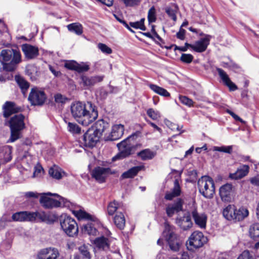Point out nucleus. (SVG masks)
Here are the masks:
<instances>
[{
	"label": "nucleus",
	"mask_w": 259,
	"mask_h": 259,
	"mask_svg": "<svg viewBox=\"0 0 259 259\" xmlns=\"http://www.w3.org/2000/svg\"><path fill=\"white\" fill-rule=\"evenodd\" d=\"M70 111L72 116L79 124L88 126L98 116L96 106L91 102H75L71 104Z\"/></svg>",
	"instance_id": "nucleus-1"
},
{
	"label": "nucleus",
	"mask_w": 259,
	"mask_h": 259,
	"mask_svg": "<svg viewBox=\"0 0 259 259\" xmlns=\"http://www.w3.org/2000/svg\"><path fill=\"white\" fill-rule=\"evenodd\" d=\"M0 60L4 70L13 71L15 69L16 66L22 61L20 51L16 47L4 49L0 53Z\"/></svg>",
	"instance_id": "nucleus-2"
},
{
	"label": "nucleus",
	"mask_w": 259,
	"mask_h": 259,
	"mask_svg": "<svg viewBox=\"0 0 259 259\" xmlns=\"http://www.w3.org/2000/svg\"><path fill=\"white\" fill-rule=\"evenodd\" d=\"M40 203L46 208L69 206V202L57 194L50 192L40 194Z\"/></svg>",
	"instance_id": "nucleus-3"
},
{
	"label": "nucleus",
	"mask_w": 259,
	"mask_h": 259,
	"mask_svg": "<svg viewBox=\"0 0 259 259\" xmlns=\"http://www.w3.org/2000/svg\"><path fill=\"white\" fill-rule=\"evenodd\" d=\"M249 214L248 209L244 207L237 208L234 205L229 204L223 211V215L228 221H241Z\"/></svg>",
	"instance_id": "nucleus-4"
},
{
	"label": "nucleus",
	"mask_w": 259,
	"mask_h": 259,
	"mask_svg": "<svg viewBox=\"0 0 259 259\" xmlns=\"http://www.w3.org/2000/svg\"><path fill=\"white\" fill-rule=\"evenodd\" d=\"M24 116L21 114L13 116L10 119L9 124L11 130L10 141L14 142L21 137V132L25 128Z\"/></svg>",
	"instance_id": "nucleus-5"
},
{
	"label": "nucleus",
	"mask_w": 259,
	"mask_h": 259,
	"mask_svg": "<svg viewBox=\"0 0 259 259\" xmlns=\"http://www.w3.org/2000/svg\"><path fill=\"white\" fill-rule=\"evenodd\" d=\"M199 192L206 198L213 197L215 193L214 183L213 179L209 176L202 177L198 181Z\"/></svg>",
	"instance_id": "nucleus-6"
},
{
	"label": "nucleus",
	"mask_w": 259,
	"mask_h": 259,
	"mask_svg": "<svg viewBox=\"0 0 259 259\" xmlns=\"http://www.w3.org/2000/svg\"><path fill=\"white\" fill-rule=\"evenodd\" d=\"M60 225L63 231L69 236L74 237L78 234V228L74 219L64 214L60 219Z\"/></svg>",
	"instance_id": "nucleus-7"
},
{
	"label": "nucleus",
	"mask_w": 259,
	"mask_h": 259,
	"mask_svg": "<svg viewBox=\"0 0 259 259\" xmlns=\"http://www.w3.org/2000/svg\"><path fill=\"white\" fill-rule=\"evenodd\" d=\"M165 230L164 234L170 249L174 251H178L182 245V241L171 230L172 227L165 223Z\"/></svg>",
	"instance_id": "nucleus-8"
},
{
	"label": "nucleus",
	"mask_w": 259,
	"mask_h": 259,
	"mask_svg": "<svg viewBox=\"0 0 259 259\" xmlns=\"http://www.w3.org/2000/svg\"><path fill=\"white\" fill-rule=\"evenodd\" d=\"M207 242V238L200 231L194 232L188 239L187 246L189 250H193L202 247Z\"/></svg>",
	"instance_id": "nucleus-9"
},
{
	"label": "nucleus",
	"mask_w": 259,
	"mask_h": 259,
	"mask_svg": "<svg viewBox=\"0 0 259 259\" xmlns=\"http://www.w3.org/2000/svg\"><path fill=\"white\" fill-rule=\"evenodd\" d=\"M133 138L130 136L117 145L119 152L113 158V160L122 159L131 154L133 145L131 142V139Z\"/></svg>",
	"instance_id": "nucleus-10"
},
{
	"label": "nucleus",
	"mask_w": 259,
	"mask_h": 259,
	"mask_svg": "<svg viewBox=\"0 0 259 259\" xmlns=\"http://www.w3.org/2000/svg\"><path fill=\"white\" fill-rule=\"evenodd\" d=\"M28 100L32 105H41L46 100L45 92L37 88H32L29 94Z\"/></svg>",
	"instance_id": "nucleus-11"
},
{
	"label": "nucleus",
	"mask_w": 259,
	"mask_h": 259,
	"mask_svg": "<svg viewBox=\"0 0 259 259\" xmlns=\"http://www.w3.org/2000/svg\"><path fill=\"white\" fill-rule=\"evenodd\" d=\"M176 224L183 230H187L192 226L191 214L189 212L183 211L179 213L176 219Z\"/></svg>",
	"instance_id": "nucleus-12"
},
{
	"label": "nucleus",
	"mask_w": 259,
	"mask_h": 259,
	"mask_svg": "<svg viewBox=\"0 0 259 259\" xmlns=\"http://www.w3.org/2000/svg\"><path fill=\"white\" fill-rule=\"evenodd\" d=\"M219 194L224 202H230L234 197V190L231 184L227 183L222 186L219 189Z\"/></svg>",
	"instance_id": "nucleus-13"
},
{
	"label": "nucleus",
	"mask_w": 259,
	"mask_h": 259,
	"mask_svg": "<svg viewBox=\"0 0 259 259\" xmlns=\"http://www.w3.org/2000/svg\"><path fill=\"white\" fill-rule=\"evenodd\" d=\"M60 255L58 249L47 247L40 249L37 253V259H57Z\"/></svg>",
	"instance_id": "nucleus-14"
},
{
	"label": "nucleus",
	"mask_w": 259,
	"mask_h": 259,
	"mask_svg": "<svg viewBox=\"0 0 259 259\" xmlns=\"http://www.w3.org/2000/svg\"><path fill=\"white\" fill-rule=\"evenodd\" d=\"M204 37L195 41L193 44L192 50L198 53L204 52L209 44L211 36L208 34H201Z\"/></svg>",
	"instance_id": "nucleus-15"
},
{
	"label": "nucleus",
	"mask_w": 259,
	"mask_h": 259,
	"mask_svg": "<svg viewBox=\"0 0 259 259\" xmlns=\"http://www.w3.org/2000/svg\"><path fill=\"white\" fill-rule=\"evenodd\" d=\"M100 137L93 130L89 128L84 134L83 140L86 146L93 147L99 141Z\"/></svg>",
	"instance_id": "nucleus-16"
},
{
	"label": "nucleus",
	"mask_w": 259,
	"mask_h": 259,
	"mask_svg": "<svg viewBox=\"0 0 259 259\" xmlns=\"http://www.w3.org/2000/svg\"><path fill=\"white\" fill-rule=\"evenodd\" d=\"M111 174L109 168L98 166L92 171V177L99 183L105 182L107 176Z\"/></svg>",
	"instance_id": "nucleus-17"
},
{
	"label": "nucleus",
	"mask_w": 259,
	"mask_h": 259,
	"mask_svg": "<svg viewBox=\"0 0 259 259\" xmlns=\"http://www.w3.org/2000/svg\"><path fill=\"white\" fill-rule=\"evenodd\" d=\"M191 214L195 224L201 229H205L207 219L205 213L198 212L194 209L192 211Z\"/></svg>",
	"instance_id": "nucleus-18"
},
{
	"label": "nucleus",
	"mask_w": 259,
	"mask_h": 259,
	"mask_svg": "<svg viewBox=\"0 0 259 259\" xmlns=\"http://www.w3.org/2000/svg\"><path fill=\"white\" fill-rule=\"evenodd\" d=\"M217 70L224 84L227 86L231 91H234L237 89V87L231 80L224 70L220 68H217Z\"/></svg>",
	"instance_id": "nucleus-19"
},
{
	"label": "nucleus",
	"mask_w": 259,
	"mask_h": 259,
	"mask_svg": "<svg viewBox=\"0 0 259 259\" xmlns=\"http://www.w3.org/2000/svg\"><path fill=\"white\" fill-rule=\"evenodd\" d=\"M124 132V126L122 124H115L112 126L110 135L106 138L107 140L115 141L121 138Z\"/></svg>",
	"instance_id": "nucleus-20"
},
{
	"label": "nucleus",
	"mask_w": 259,
	"mask_h": 259,
	"mask_svg": "<svg viewBox=\"0 0 259 259\" xmlns=\"http://www.w3.org/2000/svg\"><path fill=\"white\" fill-rule=\"evenodd\" d=\"M21 48L25 57L28 59H33L38 55V49L36 47L24 44L22 45Z\"/></svg>",
	"instance_id": "nucleus-21"
},
{
	"label": "nucleus",
	"mask_w": 259,
	"mask_h": 259,
	"mask_svg": "<svg viewBox=\"0 0 259 259\" xmlns=\"http://www.w3.org/2000/svg\"><path fill=\"white\" fill-rule=\"evenodd\" d=\"M103 80V76H95L88 77L87 76H82L81 77L80 84L85 89L89 87L94 85L97 82H100Z\"/></svg>",
	"instance_id": "nucleus-22"
},
{
	"label": "nucleus",
	"mask_w": 259,
	"mask_h": 259,
	"mask_svg": "<svg viewBox=\"0 0 259 259\" xmlns=\"http://www.w3.org/2000/svg\"><path fill=\"white\" fill-rule=\"evenodd\" d=\"M73 213L79 220H88L91 221L94 223H98V220L95 215L90 214L83 210H73Z\"/></svg>",
	"instance_id": "nucleus-23"
},
{
	"label": "nucleus",
	"mask_w": 259,
	"mask_h": 259,
	"mask_svg": "<svg viewBox=\"0 0 259 259\" xmlns=\"http://www.w3.org/2000/svg\"><path fill=\"white\" fill-rule=\"evenodd\" d=\"M64 66L69 69L75 70L79 72L87 71L89 69L88 65H81L73 60L66 61Z\"/></svg>",
	"instance_id": "nucleus-24"
},
{
	"label": "nucleus",
	"mask_w": 259,
	"mask_h": 259,
	"mask_svg": "<svg viewBox=\"0 0 259 259\" xmlns=\"http://www.w3.org/2000/svg\"><path fill=\"white\" fill-rule=\"evenodd\" d=\"M182 202L179 200L177 202L167 205L165 210L167 215L171 217L175 213H178L182 210Z\"/></svg>",
	"instance_id": "nucleus-25"
},
{
	"label": "nucleus",
	"mask_w": 259,
	"mask_h": 259,
	"mask_svg": "<svg viewBox=\"0 0 259 259\" xmlns=\"http://www.w3.org/2000/svg\"><path fill=\"white\" fill-rule=\"evenodd\" d=\"M249 167L247 165H242L239 167L236 171L229 175V178L233 180H239L246 176L249 172Z\"/></svg>",
	"instance_id": "nucleus-26"
},
{
	"label": "nucleus",
	"mask_w": 259,
	"mask_h": 259,
	"mask_svg": "<svg viewBox=\"0 0 259 259\" xmlns=\"http://www.w3.org/2000/svg\"><path fill=\"white\" fill-rule=\"evenodd\" d=\"M20 108L15 106L14 102L7 101L3 106L4 116L8 117L14 113L18 112Z\"/></svg>",
	"instance_id": "nucleus-27"
},
{
	"label": "nucleus",
	"mask_w": 259,
	"mask_h": 259,
	"mask_svg": "<svg viewBox=\"0 0 259 259\" xmlns=\"http://www.w3.org/2000/svg\"><path fill=\"white\" fill-rule=\"evenodd\" d=\"M109 127V125L108 123L105 122L104 120L101 119L98 120L94 125L90 128L93 130L96 133L101 136Z\"/></svg>",
	"instance_id": "nucleus-28"
},
{
	"label": "nucleus",
	"mask_w": 259,
	"mask_h": 259,
	"mask_svg": "<svg viewBox=\"0 0 259 259\" xmlns=\"http://www.w3.org/2000/svg\"><path fill=\"white\" fill-rule=\"evenodd\" d=\"M30 211H23L14 213L12 220L15 222H31Z\"/></svg>",
	"instance_id": "nucleus-29"
},
{
	"label": "nucleus",
	"mask_w": 259,
	"mask_h": 259,
	"mask_svg": "<svg viewBox=\"0 0 259 259\" xmlns=\"http://www.w3.org/2000/svg\"><path fill=\"white\" fill-rule=\"evenodd\" d=\"M249 233L250 237L254 240L259 239V224L252 225L249 230ZM256 249H259V241L256 242L254 246Z\"/></svg>",
	"instance_id": "nucleus-30"
},
{
	"label": "nucleus",
	"mask_w": 259,
	"mask_h": 259,
	"mask_svg": "<svg viewBox=\"0 0 259 259\" xmlns=\"http://www.w3.org/2000/svg\"><path fill=\"white\" fill-rule=\"evenodd\" d=\"M181 188L179 185V181L175 180L174 182V187L171 191L167 192L165 196V198L167 200H170L174 197L178 196L181 193Z\"/></svg>",
	"instance_id": "nucleus-31"
},
{
	"label": "nucleus",
	"mask_w": 259,
	"mask_h": 259,
	"mask_svg": "<svg viewBox=\"0 0 259 259\" xmlns=\"http://www.w3.org/2000/svg\"><path fill=\"white\" fill-rule=\"evenodd\" d=\"M12 148L9 146H5L0 148V159L5 162H9L12 159Z\"/></svg>",
	"instance_id": "nucleus-32"
},
{
	"label": "nucleus",
	"mask_w": 259,
	"mask_h": 259,
	"mask_svg": "<svg viewBox=\"0 0 259 259\" xmlns=\"http://www.w3.org/2000/svg\"><path fill=\"white\" fill-rule=\"evenodd\" d=\"M95 246L103 250H106L109 248V241L107 238L101 236L96 238L94 241Z\"/></svg>",
	"instance_id": "nucleus-33"
},
{
	"label": "nucleus",
	"mask_w": 259,
	"mask_h": 259,
	"mask_svg": "<svg viewBox=\"0 0 259 259\" xmlns=\"http://www.w3.org/2000/svg\"><path fill=\"white\" fill-rule=\"evenodd\" d=\"M49 175L54 179H61L64 175V171L59 166L54 165L49 170Z\"/></svg>",
	"instance_id": "nucleus-34"
},
{
	"label": "nucleus",
	"mask_w": 259,
	"mask_h": 259,
	"mask_svg": "<svg viewBox=\"0 0 259 259\" xmlns=\"http://www.w3.org/2000/svg\"><path fill=\"white\" fill-rule=\"evenodd\" d=\"M144 166L143 165L134 166L132 167L126 171L123 172L121 175L122 179L132 178L136 176L138 172L144 168Z\"/></svg>",
	"instance_id": "nucleus-35"
},
{
	"label": "nucleus",
	"mask_w": 259,
	"mask_h": 259,
	"mask_svg": "<svg viewBox=\"0 0 259 259\" xmlns=\"http://www.w3.org/2000/svg\"><path fill=\"white\" fill-rule=\"evenodd\" d=\"M67 28L69 31L74 32L77 35H80L83 33V26L78 22L69 24Z\"/></svg>",
	"instance_id": "nucleus-36"
},
{
	"label": "nucleus",
	"mask_w": 259,
	"mask_h": 259,
	"mask_svg": "<svg viewBox=\"0 0 259 259\" xmlns=\"http://www.w3.org/2000/svg\"><path fill=\"white\" fill-rule=\"evenodd\" d=\"M114 223L116 227L120 230L124 228L125 220L123 214L117 212L113 219Z\"/></svg>",
	"instance_id": "nucleus-37"
},
{
	"label": "nucleus",
	"mask_w": 259,
	"mask_h": 259,
	"mask_svg": "<svg viewBox=\"0 0 259 259\" xmlns=\"http://www.w3.org/2000/svg\"><path fill=\"white\" fill-rule=\"evenodd\" d=\"M15 80L20 88L23 94H25L29 87V83L19 75L15 76Z\"/></svg>",
	"instance_id": "nucleus-38"
},
{
	"label": "nucleus",
	"mask_w": 259,
	"mask_h": 259,
	"mask_svg": "<svg viewBox=\"0 0 259 259\" xmlns=\"http://www.w3.org/2000/svg\"><path fill=\"white\" fill-rule=\"evenodd\" d=\"M155 155V153L149 149L143 150L138 153V156L143 160L151 159Z\"/></svg>",
	"instance_id": "nucleus-39"
},
{
	"label": "nucleus",
	"mask_w": 259,
	"mask_h": 259,
	"mask_svg": "<svg viewBox=\"0 0 259 259\" xmlns=\"http://www.w3.org/2000/svg\"><path fill=\"white\" fill-rule=\"evenodd\" d=\"M93 223H88L83 225L82 231L83 233H87L90 235L96 236L98 235V231L94 226Z\"/></svg>",
	"instance_id": "nucleus-40"
},
{
	"label": "nucleus",
	"mask_w": 259,
	"mask_h": 259,
	"mask_svg": "<svg viewBox=\"0 0 259 259\" xmlns=\"http://www.w3.org/2000/svg\"><path fill=\"white\" fill-rule=\"evenodd\" d=\"M31 222H34L37 220L45 221L47 219V215L43 211H37L35 212L30 211Z\"/></svg>",
	"instance_id": "nucleus-41"
},
{
	"label": "nucleus",
	"mask_w": 259,
	"mask_h": 259,
	"mask_svg": "<svg viewBox=\"0 0 259 259\" xmlns=\"http://www.w3.org/2000/svg\"><path fill=\"white\" fill-rule=\"evenodd\" d=\"M149 87L153 92L157 94L164 97L170 96V94L165 89L157 85L151 84L149 85Z\"/></svg>",
	"instance_id": "nucleus-42"
},
{
	"label": "nucleus",
	"mask_w": 259,
	"mask_h": 259,
	"mask_svg": "<svg viewBox=\"0 0 259 259\" xmlns=\"http://www.w3.org/2000/svg\"><path fill=\"white\" fill-rule=\"evenodd\" d=\"M120 204L114 200L110 202L107 206V212L110 215H113L117 210L119 208Z\"/></svg>",
	"instance_id": "nucleus-43"
},
{
	"label": "nucleus",
	"mask_w": 259,
	"mask_h": 259,
	"mask_svg": "<svg viewBox=\"0 0 259 259\" xmlns=\"http://www.w3.org/2000/svg\"><path fill=\"white\" fill-rule=\"evenodd\" d=\"M67 128L69 132L73 134H79L81 128L75 123L68 122Z\"/></svg>",
	"instance_id": "nucleus-44"
},
{
	"label": "nucleus",
	"mask_w": 259,
	"mask_h": 259,
	"mask_svg": "<svg viewBox=\"0 0 259 259\" xmlns=\"http://www.w3.org/2000/svg\"><path fill=\"white\" fill-rule=\"evenodd\" d=\"M147 114L153 120H158L161 116L158 111L155 110L152 108L148 109L147 110Z\"/></svg>",
	"instance_id": "nucleus-45"
},
{
	"label": "nucleus",
	"mask_w": 259,
	"mask_h": 259,
	"mask_svg": "<svg viewBox=\"0 0 259 259\" xmlns=\"http://www.w3.org/2000/svg\"><path fill=\"white\" fill-rule=\"evenodd\" d=\"M148 20L149 23L155 22L156 20V10L154 7H151L148 13Z\"/></svg>",
	"instance_id": "nucleus-46"
},
{
	"label": "nucleus",
	"mask_w": 259,
	"mask_h": 259,
	"mask_svg": "<svg viewBox=\"0 0 259 259\" xmlns=\"http://www.w3.org/2000/svg\"><path fill=\"white\" fill-rule=\"evenodd\" d=\"M233 150L232 146H221L213 147V151L223 152L226 153L230 154L232 153Z\"/></svg>",
	"instance_id": "nucleus-47"
},
{
	"label": "nucleus",
	"mask_w": 259,
	"mask_h": 259,
	"mask_svg": "<svg viewBox=\"0 0 259 259\" xmlns=\"http://www.w3.org/2000/svg\"><path fill=\"white\" fill-rule=\"evenodd\" d=\"M178 11V8L177 7L174 8H167L166 9V12L168 16L174 21L177 20L176 13Z\"/></svg>",
	"instance_id": "nucleus-48"
},
{
	"label": "nucleus",
	"mask_w": 259,
	"mask_h": 259,
	"mask_svg": "<svg viewBox=\"0 0 259 259\" xmlns=\"http://www.w3.org/2000/svg\"><path fill=\"white\" fill-rule=\"evenodd\" d=\"M144 19H142L140 21L131 22L130 25L131 27L136 28L140 29L142 30H145L146 27L144 25Z\"/></svg>",
	"instance_id": "nucleus-49"
},
{
	"label": "nucleus",
	"mask_w": 259,
	"mask_h": 259,
	"mask_svg": "<svg viewBox=\"0 0 259 259\" xmlns=\"http://www.w3.org/2000/svg\"><path fill=\"white\" fill-rule=\"evenodd\" d=\"M97 47L104 54L109 55L112 53V49L104 44L99 43Z\"/></svg>",
	"instance_id": "nucleus-50"
},
{
	"label": "nucleus",
	"mask_w": 259,
	"mask_h": 259,
	"mask_svg": "<svg viewBox=\"0 0 259 259\" xmlns=\"http://www.w3.org/2000/svg\"><path fill=\"white\" fill-rule=\"evenodd\" d=\"M80 254L87 259H91V255L88 250V247L85 245H82L79 248Z\"/></svg>",
	"instance_id": "nucleus-51"
},
{
	"label": "nucleus",
	"mask_w": 259,
	"mask_h": 259,
	"mask_svg": "<svg viewBox=\"0 0 259 259\" xmlns=\"http://www.w3.org/2000/svg\"><path fill=\"white\" fill-rule=\"evenodd\" d=\"M179 99L182 104L188 107H191L193 106L194 102L191 99L186 96H180L179 97Z\"/></svg>",
	"instance_id": "nucleus-52"
},
{
	"label": "nucleus",
	"mask_w": 259,
	"mask_h": 259,
	"mask_svg": "<svg viewBox=\"0 0 259 259\" xmlns=\"http://www.w3.org/2000/svg\"><path fill=\"white\" fill-rule=\"evenodd\" d=\"M193 56L190 54H182L180 60L182 62L185 63H190L193 59Z\"/></svg>",
	"instance_id": "nucleus-53"
},
{
	"label": "nucleus",
	"mask_w": 259,
	"mask_h": 259,
	"mask_svg": "<svg viewBox=\"0 0 259 259\" xmlns=\"http://www.w3.org/2000/svg\"><path fill=\"white\" fill-rule=\"evenodd\" d=\"M237 259H254L253 255L248 250L244 251Z\"/></svg>",
	"instance_id": "nucleus-54"
},
{
	"label": "nucleus",
	"mask_w": 259,
	"mask_h": 259,
	"mask_svg": "<svg viewBox=\"0 0 259 259\" xmlns=\"http://www.w3.org/2000/svg\"><path fill=\"white\" fill-rule=\"evenodd\" d=\"M126 7H134L139 4L141 0H122Z\"/></svg>",
	"instance_id": "nucleus-55"
},
{
	"label": "nucleus",
	"mask_w": 259,
	"mask_h": 259,
	"mask_svg": "<svg viewBox=\"0 0 259 259\" xmlns=\"http://www.w3.org/2000/svg\"><path fill=\"white\" fill-rule=\"evenodd\" d=\"M66 100V98L60 94H58L55 96V101L56 103H64Z\"/></svg>",
	"instance_id": "nucleus-56"
},
{
	"label": "nucleus",
	"mask_w": 259,
	"mask_h": 259,
	"mask_svg": "<svg viewBox=\"0 0 259 259\" xmlns=\"http://www.w3.org/2000/svg\"><path fill=\"white\" fill-rule=\"evenodd\" d=\"M186 30L182 28H180L179 32L177 33V37L180 39L184 40L185 37Z\"/></svg>",
	"instance_id": "nucleus-57"
},
{
	"label": "nucleus",
	"mask_w": 259,
	"mask_h": 259,
	"mask_svg": "<svg viewBox=\"0 0 259 259\" xmlns=\"http://www.w3.org/2000/svg\"><path fill=\"white\" fill-rule=\"evenodd\" d=\"M42 168L40 166H36L35 168V170L33 172V177H36L40 176L42 172Z\"/></svg>",
	"instance_id": "nucleus-58"
},
{
	"label": "nucleus",
	"mask_w": 259,
	"mask_h": 259,
	"mask_svg": "<svg viewBox=\"0 0 259 259\" xmlns=\"http://www.w3.org/2000/svg\"><path fill=\"white\" fill-rule=\"evenodd\" d=\"M250 182L252 185L259 186V175L250 178Z\"/></svg>",
	"instance_id": "nucleus-59"
},
{
	"label": "nucleus",
	"mask_w": 259,
	"mask_h": 259,
	"mask_svg": "<svg viewBox=\"0 0 259 259\" xmlns=\"http://www.w3.org/2000/svg\"><path fill=\"white\" fill-rule=\"evenodd\" d=\"M25 195L27 197L37 198L40 194L34 192H28L25 193Z\"/></svg>",
	"instance_id": "nucleus-60"
},
{
	"label": "nucleus",
	"mask_w": 259,
	"mask_h": 259,
	"mask_svg": "<svg viewBox=\"0 0 259 259\" xmlns=\"http://www.w3.org/2000/svg\"><path fill=\"white\" fill-rule=\"evenodd\" d=\"M228 113H229L236 120L239 121L242 123H244V121H243L240 117L235 114L232 111L228 110Z\"/></svg>",
	"instance_id": "nucleus-61"
},
{
	"label": "nucleus",
	"mask_w": 259,
	"mask_h": 259,
	"mask_svg": "<svg viewBox=\"0 0 259 259\" xmlns=\"http://www.w3.org/2000/svg\"><path fill=\"white\" fill-rule=\"evenodd\" d=\"M7 28L5 24L3 22L2 20L0 19V32L1 33L6 32Z\"/></svg>",
	"instance_id": "nucleus-62"
},
{
	"label": "nucleus",
	"mask_w": 259,
	"mask_h": 259,
	"mask_svg": "<svg viewBox=\"0 0 259 259\" xmlns=\"http://www.w3.org/2000/svg\"><path fill=\"white\" fill-rule=\"evenodd\" d=\"M147 122L152 126L154 128H155L156 130H157V131H158L159 133H161L162 132V130L158 126H157L155 123H154L153 122L149 121V120H147Z\"/></svg>",
	"instance_id": "nucleus-63"
},
{
	"label": "nucleus",
	"mask_w": 259,
	"mask_h": 259,
	"mask_svg": "<svg viewBox=\"0 0 259 259\" xmlns=\"http://www.w3.org/2000/svg\"><path fill=\"white\" fill-rule=\"evenodd\" d=\"M168 126H169V128L174 131H179L180 130L179 126L176 124L170 123Z\"/></svg>",
	"instance_id": "nucleus-64"
}]
</instances>
